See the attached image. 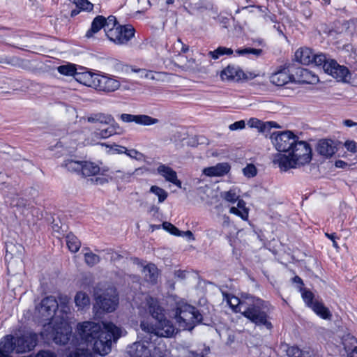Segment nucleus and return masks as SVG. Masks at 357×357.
Returning a JSON list of instances; mask_svg holds the SVG:
<instances>
[{
    "instance_id": "f257e3e1",
    "label": "nucleus",
    "mask_w": 357,
    "mask_h": 357,
    "mask_svg": "<svg viewBox=\"0 0 357 357\" xmlns=\"http://www.w3.org/2000/svg\"><path fill=\"white\" fill-rule=\"evenodd\" d=\"M78 335L73 336L66 357H93L89 347L101 356L111 351L112 341L116 342L121 335L122 330L111 322L99 324L84 321L77 325Z\"/></svg>"
},
{
    "instance_id": "f03ea898",
    "label": "nucleus",
    "mask_w": 357,
    "mask_h": 357,
    "mask_svg": "<svg viewBox=\"0 0 357 357\" xmlns=\"http://www.w3.org/2000/svg\"><path fill=\"white\" fill-rule=\"evenodd\" d=\"M288 153V155L277 153L273 160V163L283 171L300 167L308 164L312 160V149L305 141L298 139Z\"/></svg>"
},
{
    "instance_id": "7ed1b4c3",
    "label": "nucleus",
    "mask_w": 357,
    "mask_h": 357,
    "mask_svg": "<svg viewBox=\"0 0 357 357\" xmlns=\"http://www.w3.org/2000/svg\"><path fill=\"white\" fill-rule=\"evenodd\" d=\"M241 314L257 326H264L271 330L273 325L269 320L265 301L262 299L247 295V302L241 305Z\"/></svg>"
},
{
    "instance_id": "20e7f679",
    "label": "nucleus",
    "mask_w": 357,
    "mask_h": 357,
    "mask_svg": "<svg viewBox=\"0 0 357 357\" xmlns=\"http://www.w3.org/2000/svg\"><path fill=\"white\" fill-rule=\"evenodd\" d=\"M172 312L178 328L182 330L191 331L202 321V315L196 307L184 301L176 303Z\"/></svg>"
},
{
    "instance_id": "39448f33",
    "label": "nucleus",
    "mask_w": 357,
    "mask_h": 357,
    "mask_svg": "<svg viewBox=\"0 0 357 357\" xmlns=\"http://www.w3.org/2000/svg\"><path fill=\"white\" fill-rule=\"evenodd\" d=\"M156 321V326L146 321L141 322L142 331L149 335L145 337V341L148 342L146 340L148 338L149 340L153 339L154 341H156L159 337H170L176 333V328L169 320L166 319L165 316Z\"/></svg>"
},
{
    "instance_id": "423d86ee",
    "label": "nucleus",
    "mask_w": 357,
    "mask_h": 357,
    "mask_svg": "<svg viewBox=\"0 0 357 357\" xmlns=\"http://www.w3.org/2000/svg\"><path fill=\"white\" fill-rule=\"evenodd\" d=\"M79 77L76 79L83 84L93 87L98 91L112 92L117 90L120 86L119 81L104 75L84 73L77 75Z\"/></svg>"
},
{
    "instance_id": "0eeeda50",
    "label": "nucleus",
    "mask_w": 357,
    "mask_h": 357,
    "mask_svg": "<svg viewBox=\"0 0 357 357\" xmlns=\"http://www.w3.org/2000/svg\"><path fill=\"white\" fill-rule=\"evenodd\" d=\"M270 138L274 147L280 152H289L298 139V137L289 130L273 132Z\"/></svg>"
},
{
    "instance_id": "6e6552de",
    "label": "nucleus",
    "mask_w": 357,
    "mask_h": 357,
    "mask_svg": "<svg viewBox=\"0 0 357 357\" xmlns=\"http://www.w3.org/2000/svg\"><path fill=\"white\" fill-rule=\"evenodd\" d=\"M135 30L130 24L119 25L112 31H108V39L116 45H126L134 37Z\"/></svg>"
},
{
    "instance_id": "1a4fd4ad",
    "label": "nucleus",
    "mask_w": 357,
    "mask_h": 357,
    "mask_svg": "<svg viewBox=\"0 0 357 357\" xmlns=\"http://www.w3.org/2000/svg\"><path fill=\"white\" fill-rule=\"evenodd\" d=\"M143 337L141 341H137L127 347V353L131 357H151V350L154 347L155 342L153 339L148 342L145 341V337L149 335L147 333L142 334Z\"/></svg>"
},
{
    "instance_id": "9d476101",
    "label": "nucleus",
    "mask_w": 357,
    "mask_h": 357,
    "mask_svg": "<svg viewBox=\"0 0 357 357\" xmlns=\"http://www.w3.org/2000/svg\"><path fill=\"white\" fill-rule=\"evenodd\" d=\"M15 338V352L23 354L33 350L38 343V335L32 331L24 333Z\"/></svg>"
},
{
    "instance_id": "9b49d317",
    "label": "nucleus",
    "mask_w": 357,
    "mask_h": 357,
    "mask_svg": "<svg viewBox=\"0 0 357 357\" xmlns=\"http://www.w3.org/2000/svg\"><path fill=\"white\" fill-rule=\"evenodd\" d=\"M96 303L103 311L108 312L116 310L119 304V296L116 290L108 288L102 294L96 297Z\"/></svg>"
},
{
    "instance_id": "f8f14e48",
    "label": "nucleus",
    "mask_w": 357,
    "mask_h": 357,
    "mask_svg": "<svg viewBox=\"0 0 357 357\" xmlns=\"http://www.w3.org/2000/svg\"><path fill=\"white\" fill-rule=\"evenodd\" d=\"M326 73L331 75L339 82H349L351 79V74L344 66H341L337 62L331 59L325 65Z\"/></svg>"
},
{
    "instance_id": "ddd939ff",
    "label": "nucleus",
    "mask_w": 357,
    "mask_h": 357,
    "mask_svg": "<svg viewBox=\"0 0 357 357\" xmlns=\"http://www.w3.org/2000/svg\"><path fill=\"white\" fill-rule=\"evenodd\" d=\"M59 308V303L52 296L44 298L38 308L39 313L46 319L52 318Z\"/></svg>"
},
{
    "instance_id": "4468645a",
    "label": "nucleus",
    "mask_w": 357,
    "mask_h": 357,
    "mask_svg": "<svg viewBox=\"0 0 357 357\" xmlns=\"http://www.w3.org/2000/svg\"><path fill=\"white\" fill-rule=\"evenodd\" d=\"M270 82L278 86H282L294 79L288 68L280 66L269 77Z\"/></svg>"
},
{
    "instance_id": "2eb2a0df",
    "label": "nucleus",
    "mask_w": 357,
    "mask_h": 357,
    "mask_svg": "<svg viewBox=\"0 0 357 357\" xmlns=\"http://www.w3.org/2000/svg\"><path fill=\"white\" fill-rule=\"evenodd\" d=\"M220 77L223 81L235 82L247 79V76L239 67L231 65H229L221 71Z\"/></svg>"
},
{
    "instance_id": "dca6fc26",
    "label": "nucleus",
    "mask_w": 357,
    "mask_h": 357,
    "mask_svg": "<svg viewBox=\"0 0 357 357\" xmlns=\"http://www.w3.org/2000/svg\"><path fill=\"white\" fill-rule=\"evenodd\" d=\"M145 307L151 317L158 320L165 316V309L160 305L158 299L151 296H147L145 301Z\"/></svg>"
},
{
    "instance_id": "f3484780",
    "label": "nucleus",
    "mask_w": 357,
    "mask_h": 357,
    "mask_svg": "<svg viewBox=\"0 0 357 357\" xmlns=\"http://www.w3.org/2000/svg\"><path fill=\"white\" fill-rule=\"evenodd\" d=\"M157 172L165 179L178 188H181V181L178 179L176 172L170 167L161 164L157 168Z\"/></svg>"
},
{
    "instance_id": "a211bd4d",
    "label": "nucleus",
    "mask_w": 357,
    "mask_h": 357,
    "mask_svg": "<svg viewBox=\"0 0 357 357\" xmlns=\"http://www.w3.org/2000/svg\"><path fill=\"white\" fill-rule=\"evenodd\" d=\"M317 152L325 158H331L337 151L334 141L331 139H321L317 146Z\"/></svg>"
},
{
    "instance_id": "6ab92c4d",
    "label": "nucleus",
    "mask_w": 357,
    "mask_h": 357,
    "mask_svg": "<svg viewBox=\"0 0 357 357\" xmlns=\"http://www.w3.org/2000/svg\"><path fill=\"white\" fill-rule=\"evenodd\" d=\"M230 169L231 167L227 162H221L215 166L204 168L202 172L209 177L222 176L226 175L230 171Z\"/></svg>"
},
{
    "instance_id": "aec40b11",
    "label": "nucleus",
    "mask_w": 357,
    "mask_h": 357,
    "mask_svg": "<svg viewBox=\"0 0 357 357\" xmlns=\"http://www.w3.org/2000/svg\"><path fill=\"white\" fill-rule=\"evenodd\" d=\"M109 126L105 129H99L93 132V135L96 139H107L112 135H119L121 132V129L118 123L112 122Z\"/></svg>"
},
{
    "instance_id": "412c9836",
    "label": "nucleus",
    "mask_w": 357,
    "mask_h": 357,
    "mask_svg": "<svg viewBox=\"0 0 357 357\" xmlns=\"http://www.w3.org/2000/svg\"><path fill=\"white\" fill-rule=\"evenodd\" d=\"M13 351H15V338L12 335H7L0 341V355L10 356Z\"/></svg>"
},
{
    "instance_id": "4be33fe9",
    "label": "nucleus",
    "mask_w": 357,
    "mask_h": 357,
    "mask_svg": "<svg viewBox=\"0 0 357 357\" xmlns=\"http://www.w3.org/2000/svg\"><path fill=\"white\" fill-rule=\"evenodd\" d=\"M314 52L310 48L301 47L295 52V59L303 65L311 64Z\"/></svg>"
},
{
    "instance_id": "5701e85b",
    "label": "nucleus",
    "mask_w": 357,
    "mask_h": 357,
    "mask_svg": "<svg viewBox=\"0 0 357 357\" xmlns=\"http://www.w3.org/2000/svg\"><path fill=\"white\" fill-rule=\"evenodd\" d=\"M71 329L68 326H64L60 328L59 331H56L53 340L57 344H66L68 342L71 337Z\"/></svg>"
},
{
    "instance_id": "b1692460",
    "label": "nucleus",
    "mask_w": 357,
    "mask_h": 357,
    "mask_svg": "<svg viewBox=\"0 0 357 357\" xmlns=\"http://www.w3.org/2000/svg\"><path fill=\"white\" fill-rule=\"evenodd\" d=\"M225 296L227 304L232 309V310L234 312H239L241 314L243 312L241 305L247 302V296L243 297L242 299H240L238 297L230 294H225Z\"/></svg>"
},
{
    "instance_id": "393cba45",
    "label": "nucleus",
    "mask_w": 357,
    "mask_h": 357,
    "mask_svg": "<svg viewBox=\"0 0 357 357\" xmlns=\"http://www.w3.org/2000/svg\"><path fill=\"white\" fill-rule=\"evenodd\" d=\"M106 18L102 15L96 17L92 23L91 28L86 31L85 36L88 38L92 37L93 34L98 33L102 28L105 29V24Z\"/></svg>"
},
{
    "instance_id": "a878e982",
    "label": "nucleus",
    "mask_w": 357,
    "mask_h": 357,
    "mask_svg": "<svg viewBox=\"0 0 357 357\" xmlns=\"http://www.w3.org/2000/svg\"><path fill=\"white\" fill-rule=\"evenodd\" d=\"M144 279L152 284L157 282L158 278V270L153 264H149L144 266L142 270Z\"/></svg>"
},
{
    "instance_id": "bb28decb",
    "label": "nucleus",
    "mask_w": 357,
    "mask_h": 357,
    "mask_svg": "<svg viewBox=\"0 0 357 357\" xmlns=\"http://www.w3.org/2000/svg\"><path fill=\"white\" fill-rule=\"evenodd\" d=\"M248 125L250 128H257L260 132H265L266 130H268L272 127H278L277 123L275 122H263L257 118L250 119L249 121H248Z\"/></svg>"
},
{
    "instance_id": "cd10ccee",
    "label": "nucleus",
    "mask_w": 357,
    "mask_h": 357,
    "mask_svg": "<svg viewBox=\"0 0 357 357\" xmlns=\"http://www.w3.org/2000/svg\"><path fill=\"white\" fill-rule=\"evenodd\" d=\"M100 172V167L94 162L82 161L81 175L83 176H91L98 174Z\"/></svg>"
},
{
    "instance_id": "c85d7f7f",
    "label": "nucleus",
    "mask_w": 357,
    "mask_h": 357,
    "mask_svg": "<svg viewBox=\"0 0 357 357\" xmlns=\"http://www.w3.org/2000/svg\"><path fill=\"white\" fill-rule=\"evenodd\" d=\"M319 317L324 319L330 320L332 314L328 307L322 302L315 301L314 304L310 307Z\"/></svg>"
},
{
    "instance_id": "c756f323",
    "label": "nucleus",
    "mask_w": 357,
    "mask_h": 357,
    "mask_svg": "<svg viewBox=\"0 0 357 357\" xmlns=\"http://www.w3.org/2000/svg\"><path fill=\"white\" fill-rule=\"evenodd\" d=\"M82 161L75 160L73 159H66L63 161L61 167L66 168L70 172L81 174Z\"/></svg>"
},
{
    "instance_id": "7c9ffc66",
    "label": "nucleus",
    "mask_w": 357,
    "mask_h": 357,
    "mask_svg": "<svg viewBox=\"0 0 357 357\" xmlns=\"http://www.w3.org/2000/svg\"><path fill=\"white\" fill-rule=\"evenodd\" d=\"M87 120L91 123H100L102 124H109L114 122V118L111 115L102 113L92 114L88 117Z\"/></svg>"
},
{
    "instance_id": "2f4dec72",
    "label": "nucleus",
    "mask_w": 357,
    "mask_h": 357,
    "mask_svg": "<svg viewBox=\"0 0 357 357\" xmlns=\"http://www.w3.org/2000/svg\"><path fill=\"white\" fill-rule=\"evenodd\" d=\"M342 344L346 352L347 353V355L349 353L354 351L357 349V339L349 334L343 337Z\"/></svg>"
},
{
    "instance_id": "473e14b6",
    "label": "nucleus",
    "mask_w": 357,
    "mask_h": 357,
    "mask_svg": "<svg viewBox=\"0 0 357 357\" xmlns=\"http://www.w3.org/2000/svg\"><path fill=\"white\" fill-rule=\"evenodd\" d=\"M66 244L69 250L72 252H77L81 246V242L73 234H68L66 237Z\"/></svg>"
},
{
    "instance_id": "72a5a7b5",
    "label": "nucleus",
    "mask_w": 357,
    "mask_h": 357,
    "mask_svg": "<svg viewBox=\"0 0 357 357\" xmlns=\"http://www.w3.org/2000/svg\"><path fill=\"white\" fill-rule=\"evenodd\" d=\"M287 355L289 357H312V352L310 351H303L298 347L292 346L287 349Z\"/></svg>"
},
{
    "instance_id": "f704fd0d",
    "label": "nucleus",
    "mask_w": 357,
    "mask_h": 357,
    "mask_svg": "<svg viewBox=\"0 0 357 357\" xmlns=\"http://www.w3.org/2000/svg\"><path fill=\"white\" fill-rule=\"evenodd\" d=\"M75 303L79 310H82L89 305V298L86 293L79 291L75 296Z\"/></svg>"
},
{
    "instance_id": "c9c22d12",
    "label": "nucleus",
    "mask_w": 357,
    "mask_h": 357,
    "mask_svg": "<svg viewBox=\"0 0 357 357\" xmlns=\"http://www.w3.org/2000/svg\"><path fill=\"white\" fill-rule=\"evenodd\" d=\"M331 59L327 58L326 55L323 53H314L311 64L321 67L324 72H326L325 65L329 63Z\"/></svg>"
},
{
    "instance_id": "e433bc0d",
    "label": "nucleus",
    "mask_w": 357,
    "mask_h": 357,
    "mask_svg": "<svg viewBox=\"0 0 357 357\" xmlns=\"http://www.w3.org/2000/svg\"><path fill=\"white\" fill-rule=\"evenodd\" d=\"M233 52L231 48L220 46L215 50L210 51L208 54L211 59L216 60L223 55H231Z\"/></svg>"
},
{
    "instance_id": "4c0bfd02",
    "label": "nucleus",
    "mask_w": 357,
    "mask_h": 357,
    "mask_svg": "<svg viewBox=\"0 0 357 357\" xmlns=\"http://www.w3.org/2000/svg\"><path fill=\"white\" fill-rule=\"evenodd\" d=\"M221 197L231 204H234L240 198L238 190L236 188L230 189L228 191L221 192Z\"/></svg>"
},
{
    "instance_id": "58836bf2",
    "label": "nucleus",
    "mask_w": 357,
    "mask_h": 357,
    "mask_svg": "<svg viewBox=\"0 0 357 357\" xmlns=\"http://www.w3.org/2000/svg\"><path fill=\"white\" fill-rule=\"evenodd\" d=\"M86 250L84 254V261L86 264L89 266H93L100 261V257L94 253H93L89 248H84L83 251Z\"/></svg>"
},
{
    "instance_id": "ea45409f",
    "label": "nucleus",
    "mask_w": 357,
    "mask_h": 357,
    "mask_svg": "<svg viewBox=\"0 0 357 357\" xmlns=\"http://www.w3.org/2000/svg\"><path fill=\"white\" fill-rule=\"evenodd\" d=\"M159 119L151 117L146 114H138L137 119V124L141 126H149L159 123Z\"/></svg>"
},
{
    "instance_id": "a19ab883",
    "label": "nucleus",
    "mask_w": 357,
    "mask_h": 357,
    "mask_svg": "<svg viewBox=\"0 0 357 357\" xmlns=\"http://www.w3.org/2000/svg\"><path fill=\"white\" fill-rule=\"evenodd\" d=\"M57 301L59 303V307H60V311L63 314L67 315L70 312V307L69 305L70 298L68 296L60 295Z\"/></svg>"
},
{
    "instance_id": "79ce46f5",
    "label": "nucleus",
    "mask_w": 357,
    "mask_h": 357,
    "mask_svg": "<svg viewBox=\"0 0 357 357\" xmlns=\"http://www.w3.org/2000/svg\"><path fill=\"white\" fill-rule=\"evenodd\" d=\"M150 192L153 193L158 197L159 203L164 202L168 197V192L157 185H152L150 188Z\"/></svg>"
},
{
    "instance_id": "37998d69",
    "label": "nucleus",
    "mask_w": 357,
    "mask_h": 357,
    "mask_svg": "<svg viewBox=\"0 0 357 357\" xmlns=\"http://www.w3.org/2000/svg\"><path fill=\"white\" fill-rule=\"evenodd\" d=\"M301 291L305 303L307 307H311L314 304L315 301H317L314 298V294L311 291L306 289H301Z\"/></svg>"
},
{
    "instance_id": "c03bdc74",
    "label": "nucleus",
    "mask_w": 357,
    "mask_h": 357,
    "mask_svg": "<svg viewBox=\"0 0 357 357\" xmlns=\"http://www.w3.org/2000/svg\"><path fill=\"white\" fill-rule=\"evenodd\" d=\"M58 72L63 75L73 76L76 74V68L73 64L62 65L57 68Z\"/></svg>"
},
{
    "instance_id": "a18cd8bd",
    "label": "nucleus",
    "mask_w": 357,
    "mask_h": 357,
    "mask_svg": "<svg viewBox=\"0 0 357 357\" xmlns=\"http://www.w3.org/2000/svg\"><path fill=\"white\" fill-rule=\"evenodd\" d=\"M72 1L81 11L89 12L93 8V4L88 0H72Z\"/></svg>"
},
{
    "instance_id": "49530a36",
    "label": "nucleus",
    "mask_w": 357,
    "mask_h": 357,
    "mask_svg": "<svg viewBox=\"0 0 357 357\" xmlns=\"http://www.w3.org/2000/svg\"><path fill=\"white\" fill-rule=\"evenodd\" d=\"M104 24L105 32L107 36H108V31H112L119 25L118 24L116 17L113 15H110L107 18H106V22Z\"/></svg>"
},
{
    "instance_id": "de8ad7c7",
    "label": "nucleus",
    "mask_w": 357,
    "mask_h": 357,
    "mask_svg": "<svg viewBox=\"0 0 357 357\" xmlns=\"http://www.w3.org/2000/svg\"><path fill=\"white\" fill-rule=\"evenodd\" d=\"M301 75L304 78L303 80L304 82L312 84L319 81L318 77L312 74V73L307 69H302L301 70Z\"/></svg>"
},
{
    "instance_id": "09e8293b",
    "label": "nucleus",
    "mask_w": 357,
    "mask_h": 357,
    "mask_svg": "<svg viewBox=\"0 0 357 357\" xmlns=\"http://www.w3.org/2000/svg\"><path fill=\"white\" fill-rule=\"evenodd\" d=\"M262 52L263 50L261 49H255L251 47L238 49L236 50V53L239 56L252 54L255 56H259L262 54Z\"/></svg>"
},
{
    "instance_id": "8fccbe9b",
    "label": "nucleus",
    "mask_w": 357,
    "mask_h": 357,
    "mask_svg": "<svg viewBox=\"0 0 357 357\" xmlns=\"http://www.w3.org/2000/svg\"><path fill=\"white\" fill-rule=\"evenodd\" d=\"M243 175L248 178H253L257 174V169L253 164H248L243 169Z\"/></svg>"
},
{
    "instance_id": "3c124183",
    "label": "nucleus",
    "mask_w": 357,
    "mask_h": 357,
    "mask_svg": "<svg viewBox=\"0 0 357 357\" xmlns=\"http://www.w3.org/2000/svg\"><path fill=\"white\" fill-rule=\"evenodd\" d=\"M162 226L165 230L169 232L171 234L176 236H181V232L179 231V229L172 223L168 222H164Z\"/></svg>"
},
{
    "instance_id": "603ef678",
    "label": "nucleus",
    "mask_w": 357,
    "mask_h": 357,
    "mask_svg": "<svg viewBox=\"0 0 357 357\" xmlns=\"http://www.w3.org/2000/svg\"><path fill=\"white\" fill-rule=\"evenodd\" d=\"M229 213L239 216L243 220H247L248 218V210L241 209L238 207L232 206L229 209Z\"/></svg>"
},
{
    "instance_id": "864d4df0",
    "label": "nucleus",
    "mask_w": 357,
    "mask_h": 357,
    "mask_svg": "<svg viewBox=\"0 0 357 357\" xmlns=\"http://www.w3.org/2000/svg\"><path fill=\"white\" fill-rule=\"evenodd\" d=\"M124 153L128 157L137 160L140 159L142 156V154L135 149H127L126 148Z\"/></svg>"
},
{
    "instance_id": "5fc2aeb1",
    "label": "nucleus",
    "mask_w": 357,
    "mask_h": 357,
    "mask_svg": "<svg viewBox=\"0 0 357 357\" xmlns=\"http://www.w3.org/2000/svg\"><path fill=\"white\" fill-rule=\"evenodd\" d=\"M120 119L123 122L131 123L135 122L137 123V115L130 114H122Z\"/></svg>"
},
{
    "instance_id": "6e6d98bb",
    "label": "nucleus",
    "mask_w": 357,
    "mask_h": 357,
    "mask_svg": "<svg viewBox=\"0 0 357 357\" xmlns=\"http://www.w3.org/2000/svg\"><path fill=\"white\" fill-rule=\"evenodd\" d=\"M344 146L347 149V151L351 152V153H356L357 152V144L356 142L353 140H347L344 142Z\"/></svg>"
},
{
    "instance_id": "4d7b16f0",
    "label": "nucleus",
    "mask_w": 357,
    "mask_h": 357,
    "mask_svg": "<svg viewBox=\"0 0 357 357\" xmlns=\"http://www.w3.org/2000/svg\"><path fill=\"white\" fill-rule=\"evenodd\" d=\"M245 127V123L243 120L236 121L234 123L229 125V128L231 130H241Z\"/></svg>"
},
{
    "instance_id": "13d9d810",
    "label": "nucleus",
    "mask_w": 357,
    "mask_h": 357,
    "mask_svg": "<svg viewBox=\"0 0 357 357\" xmlns=\"http://www.w3.org/2000/svg\"><path fill=\"white\" fill-rule=\"evenodd\" d=\"M138 4L140 7L139 10H138V13H143L147 9H149L151 6V2L149 0H137Z\"/></svg>"
},
{
    "instance_id": "bf43d9fd",
    "label": "nucleus",
    "mask_w": 357,
    "mask_h": 357,
    "mask_svg": "<svg viewBox=\"0 0 357 357\" xmlns=\"http://www.w3.org/2000/svg\"><path fill=\"white\" fill-rule=\"evenodd\" d=\"M33 357H57L54 352L49 350H41Z\"/></svg>"
},
{
    "instance_id": "052dcab7",
    "label": "nucleus",
    "mask_w": 357,
    "mask_h": 357,
    "mask_svg": "<svg viewBox=\"0 0 357 357\" xmlns=\"http://www.w3.org/2000/svg\"><path fill=\"white\" fill-rule=\"evenodd\" d=\"M325 236L331 240V241L333 242V246L336 249V250H338L340 248L337 241H336V239L337 238H339L336 234L335 233H331V234H329V233H325Z\"/></svg>"
},
{
    "instance_id": "680f3d73",
    "label": "nucleus",
    "mask_w": 357,
    "mask_h": 357,
    "mask_svg": "<svg viewBox=\"0 0 357 357\" xmlns=\"http://www.w3.org/2000/svg\"><path fill=\"white\" fill-rule=\"evenodd\" d=\"M140 77L152 80L155 79L154 76V72L151 70H146L145 69H143V70H142Z\"/></svg>"
},
{
    "instance_id": "e2e57ef3",
    "label": "nucleus",
    "mask_w": 357,
    "mask_h": 357,
    "mask_svg": "<svg viewBox=\"0 0 357 357\" xmlns=\"http://www.w3.org/2000/svg\"><path fill=\"white\" fill-rule=\"evenodd\" d=\"M111 149L116 153H124L126 147L117 144H113L111 146Z\"/></svg>"
},
{
    "instance_id": "0e129e2a",
    "label": "nucleus",
    "mask_w": 357,
    "mask_h": 357,
    "mask_svg": "<svg viewBox=\"0 0 357 357\" xmlns=\"http://www.w3.org/2000/svg\"><path fill=\"white\" fill-rule=\"evenodd\" d=\"M266 21H270L272 22H276L277 19L276 16L274 14L268 13L266 14L264 17Z\"/></svg>"
},
{
    "instance_id": "69168bd1",
    "label": "nucleus",
    "mask_w": 357,
    "mask_h": 357,
    "mask_svg": "<svg viewBox=\"0 0 357 357\" xmlns=\"http://www.w3.org/2000/svg\"><path fill=\"white\" fill-rule=\"evenodd\" d=\"M343 125L347 127H354L357 126V123L350 119L344 120L342 122Z\"/></svg>"
},
{
    "instance_id": "338daca9",
    "label": "nucleus",
    "mask_w": 357,
    "mask_h": 357,
    "mask_svg": "<svg viewBox=\"0 0 357 357\" xmlns=\"http://www.w3.org/2000/svg\"><path fill=\"white\" fill-rule=\"evenodd\" d=\"M236 202H237V207L238 208H239L241 209L248 210L245 207V202L243 199L238 198V200H237Z\"/></svg>"
},
{
    "instance_id": "774afa93",
    "label": "nucleus",
    "mask_w": 357,
    "mask_h": 357,
    "mask_svg": "<svg viewBox=\"0 0 357 357\" xmlns=\"http://www.w3.org/2000/svg\"><path fill=\"white\" fill-rule=\"evenodd\" d=\"M186 357H203V356L199 353L190 351L188 352V355L186 356Z\"/></svg>"
}]
</instances>
